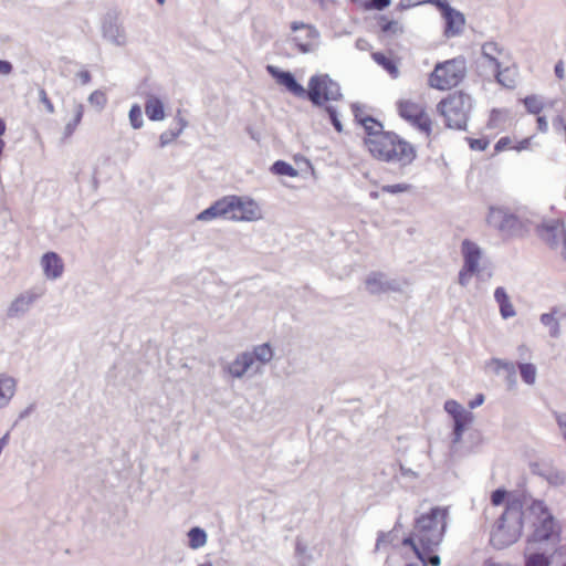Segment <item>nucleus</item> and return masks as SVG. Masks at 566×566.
Wrapping results in <instances>:
<instances>
[{
  "mask_svg": "<svg viewBox=\"0 0 566 566\" xmlns=\"http://www.w3.org/2000/svg\"><path fill=\"white\" fill-rule=\"evenodd\" d=\"M285 90L297 97H307L314 106L323 107L335 130L338 133L343 132L338 109L331 104V102L342 99L343 94L339 84L332 80L329 75L321 74L312 76L308 82V88L305 90L291 72L285 71Z\"/></svg>",
  "mask_w": 566,
  "mask_h": 566,
  "instance_id": "1",
  "label": "nucleus"
},
{
  "mask_svg": "<svg viewBox=\"0 0 566 566\" xmlns=\"http://www.w3.org/2000/svg\"><path fill=\"white\" fill-rule=\"evenodd\" d=\"M527 501L521 494H512L509 506L494 522L490 532V543L494 548L503 549L518 541L526 521L524 506Z\"/></svg>",
  "mask_w": 566,
  "mask_h": 566,
  "instance_id": "2",
  "label": "nucleus"
},
{
  "mask_svg": "<svg viewBox=\"0 0 566 566\" xmlns=\"http://www.w3.org/2000/svg\"><path fill=\"white\" fill-rule=\"evenodd\" d=\"M364 143L374 158L402 167L410 165L417 156L415 147L394 132L378 134Z\"/></svg>",
  "mask_w": 566,
  "mask_h": 566,
  "instance_id": "3",
  "label": "nucleus"
},
{
  "mask_svg": "<svg viewBox=\"0 0 566 566\" xmlns=\"http://www.w3.org/2000/svg\"><path fill=\"white\" fill-rule=\"evenodd\" d=\"M448 509L431 507L415 521L413 532L410 536L418 541L423 549H437L442 543L447 528Z\"/></svg>",
  "mask_w": 566,
  "mask_h": 566,
  "instance_id": "4",
  "label": "nucleus"
},
{
  "mask_svg": "<svg viewBox=\"0 0 566 566\" xmlns=\"http://www.w3.org/2000/svg\"><path fill=\"white\" fill-rule=\"evenodd\" d=\"M536 501L544 506L542 512L533 513L525 509L526 521L533 525L530 544H546L553 549L560 542V527L545 502L538 499Z\"/></svg>",
  "mask_w": 566,
  "mask_h": 566,
  "instance_id": "5",
  "label": "nucleus"
},
{
  "mask_svg": "<svg viewBox=\"0 0 566 566\" xmlns=\"http://www.w3.org/2000/svg\"><path fill=\"white\" fill-rule=\"evenodd\" d=\"M472 107L473 99L469 94L455 92L440 101L437 109L444 117L449 128L465 130Z\"/></svg>",
  "mask_w": 566,
  "mask_h": 566,
  "instance_id": "6",
  "label": "nucleus"
},
{
  "mask_svg": "<svg viewBox=\"0 0 566 566\" xmlns=\"http://www.w3.org/2000/svg\"><path fill=\"white\" fill-rule=\"evenodd\" d=\"M467 74L464 57L438 63L429 76V85L437 90H450L459 85Z\"/></svg>",
  "mask_w": 566,
  "mask_h": 566,
  "instance_id": "7",
  "label": "nucleus"
},
{
  "mask_svg": "<svg viewBox=\"0 0 566 566\" xmlns=\"http://www.w3.org/2000/svg\"><path fill=\"white\" fill-rule=\"evenodd\" d=\"M486 222L505 237H521L527 231L526 222L509 208L502 206H491L489 208Z\"/></svg>",
  "mask_w": 566,
  "mask_h": 566,
  "instance_id": "8",
  "label": "nucleus"
},
{
  "mask_svg": "<svg viewBox=\"0 0 566 566\" xmlns=\"http://www.w3.org/2000/svg\"><path fill=\"white\" fill-rule=\"evenodd\" d=\"M227 219L235 221H253L260 218V208L255 201L245 197L226 196Z\"/></svg>",
  "mask_w": 566,
  "mask_h": 566,
  "instance_id": "9",
  "label": "nucleus"
},
{
  "mask_svg": "<svg viewBox=\"0 0 566 566\" xmlns=\"http://www.w3.org/2000/svg\"><path fill=\"white\" fill-rule=\"evenodd\" d=\"M291 29L295 33L292 41L302 53L313 52L317 48L319 33L314 27L303 22H293Z\"/></svg>",
  "mask_w": 566,
  "mask_h": 566,
  "instance_id": "10",
  "label": "nucleus"
},
{
  "mask_svg": "<svg viewBox=\"0 0 566 566\" xmlns=\"http://www.w3.org/2000/svg\"><path fill=\"white\" fill-rule=\"evenodd\" d=\"M437 4L444 20V35L453 38L459 35L464 28V14L450 6V2H432Z\"/></svg>",
  "mask_w": 566,
  "mask_h": 566,
  "instance_id": "11",
  "label": "nucleus"
},
{
  "mask_svg": "<svg viewBox=\"0 0 566 566\" xmlns=\"http://www.w3.org/2000/svg\"><path fill=\"white\" fill-rule=\"evenodd\" d=\"M399 115L420 130L429 133L431 129V120L424 114L422 107L411 101H401L398 104Z\"/></svg>",
  "mask_w": 566,
  "mask_h": 566,
  "instance_id": "12",
  "label": "nucleus"
},
{
  "mask_svg": "<svg viewBox=\"0 0 566 566\" xmlns=\"http://www.w3.org/2000/svg\"><path fill=\"white\" fill-rule=\"evenodd\" d=\"M515 493L523 495L525 497V500L526 499L530 500V501H527V504H525L524 509L531 510L533 513L542 512L544 506L539 502H537L536 499H534L527 490L522 489V488H518V489L510 491V492L503 488H499L491 493L490 500H491L492 505H494V506H500L505 503V507H506V506H509L512 494H515Z\"/></svg>",
  "mask_w": 566,
  "mask_h": 566,
  "instance_id": "13",
  "label": "nucleus"
},
{
  "mask_svg": "<svg viewBox=\"0 0 566 566\" xmlns=\"http://www.w3.org/2000/svg\"><path fill=\"white\" fill-rule=\"evenodd\" d=\"M103 38L117 46H124L127 43V35L122 25L119 17L115 12L105 15L102 24Z\"/></svg>",
  "mask_w": 566,
  "mask_h": 566,
  "instance_id": "14",
  "label": "nucleus"
},
{
  "mask_svg": "<svg viewBox=\"0 0 566 566\" xmlns=\"http://www.w3.org/2000/svg\"><path fill=\"white\" fill-rule=\"evenodd\" d=\"M537 235L552 249L559 247V243H564V235L566 230L564 223L560 220L545 221L536 228Z\"/></svg>",
  "mask_w": 566,
  "mask_h": 566,
  "instance_id": "15",
  "label": "nucleus"
},
{
  "mask_svg": "<svg viewBox=\"0 0 566 566\" xmlns=\"http://www.w3.org/2000/svg\"><path fill=\"white\" fill-rule=\"evenodd\" d=\"M228 373L234 378H241L244 375H253L259 370L254 356L250 352L242 353L227 366Z\"/></svg>",
  "mask_w": 566,
  "mask_h": 566,
  "instance_id": "16",
  "label": "nucleus"
},
{
  "mask_svg": "<svg viewBox=\"0 0 566 566\" xmlns=\"http://www.w3.org/2000/svg\"><path fill=\"white\" fill-rule=\"evenodd\" d=\"M40 297V294L34 291H25L19 294L9 305L7 316L9 318H17L24 315L32 306V304Z\"/></svg>",
  "mask_w": 566,
  "mask_h": 566,
  "instance_id": "17",
  "label": "nucleus"
},
{
  "mask_svg": "<svg viewBox=\"0 0 566 566\" xmlns=\"http://www.w3.org/2000/svg\"><path fill=\"white\" fill-rule=\"evenodd\" d=\"M365 284L367 291L374 295H378L389 291H399L398 282L387 280L386 275L381 272H371L367 276Z\"/></svg>",
  "mask_w": 566,
  "mask_h": 566,
  "instance_id": "18",
  "label": "nucleus"
},
{
  "mask_svg": "<svg viewBox=\"0 0 566 566\" xmlns=\"http://www.w3.org/2000/svg\"><path fill=\"white\" fill-rule=\"evenodd\" d=\"M401 543L403 546H410L419 559L418 563L411 565L440 566L441 558L434 553L436 549H423L420 545H417L412 536L405 537Z\"/></svg>",
  "mask_w": 566,
  "mask_h": 566,
  "instance_id": "19",
  "label": "nucleus"
},
{
  "mask_svg": "<svg viewBox=\"0 0 566 566\" xmlns=\"http://www.w3.org/2000/svg\"><path fill=\"white\" fill-rule=\"evenodd\" d=\"M461 252L463 256V266L467 271L478 272L479 262L482 255L481 248L475 242L465 239L462 241Z\"/></svg>",
  "mask_w": 566,
  "mask_h": 566,
  "instance_id": "20",
  "label": "nucleus"
},
{
  "mask_svg": "<svg viewBox=\"0 0 566 566\" xmlns=\"http://www.w3.org/2000/svg\"><path fill=\"white\" fill-rule=\"evenodd\" d=\"M41 265L44 272V275L49 280H56L63 273V261L60 255L55 252H46L43 254L41 259Z\"/></svg>",
  "mask_w": 566,
  "mask_h": 566,
  "instance_id": "21",
  "label": "nucleus"
},
{
  "mask_svg": "<svg viewBox=\"0 0 566 566\" xmlns=\"http://www.w3.org/2000/svg\"><path fill=\"white\" fill-rule=\"evenodd\" d=\"M481 54L493 72L502 66L501 57L506 55V52L499 43L489 41L482 44Z\"/></svg>",
  "mask_w": 566,
  "mask_h": 566,
  "instance_id": "22",
  "label": "nucleus"
},
{
  "mask_svg": "<svg viewBox=\"0 0 566 566\" xmlns=\"http://www.w3.org/2000/svg\"><path fill=\"white\" fill-rule=\"evenodd\" d=\"M355 119L364 127L367 137L365 139H373L378 134H385L382 124L370 115L361 116L357 107L353 106Z\"/></svg>",
  "mask_w": 566,
  "mask_h": 566,
  "instance_id": "23",
  "label": "nucleus"
},
{
  "mask_svg": "<svg viewBox=\"0 0 566 566\" xmlns=\"http://www.w3.org/2000/svg\"><path fill=\"white\" fill-rule=\"evenodd\" d=\"M489 366L493 367V370L496 375H502V369H506V375L504 376L507 386L512 388L516 385V368L514 363L500 358H492L489 363Z\"/></svg>",
  "mask_w": 566,
  "mask_h": 566,
  "instance_id": "24",
  "label": "nucleus"
},
{
  "mask_svg": "<svg viewBox=\"0 0 566 566\" xmlns=\"http://www.w3.org/2000/svg\"><path fill=\"white\" fill-rule=\"evenodd\" d=\"M17 381L7 374H0V409L7 407L15 394Z\"/></svg>",
  "mask_w": 566,
  "mask_h": 566,
  "instance_id": "25",
  "label": "nucleus"
},
{
  "mask_svg": "<svg viewBox=\"0 0 566 566\" xmlns=\"http://www.w3.org/2000/svg\"><path fill=\"white\" fill-rule=\"evenodd\" d=\"M452 443L457 444L462 440L463 432L468 424L473 421V415L469 410H464L458 416H453Z\"/></svg>",
  "mask_w": 566,
  "mask_h": 566,
  "instance_id": "26",
  "label": "nucleus"
},
{
  "mask_svg": "<svg viewBox=\"0 0 566 566\" xmlns=\"http://www.w3.org/2000/svg\"><path fill=\"white\" fill-rule=\"evenodd\" d=\"M227 216H228L227 200H226V197H223V198L217 200L209 208L201 211L197 216V219L200 221H210V220H213V219L220 218V217L227 219Z\"/></svg>",
  "mask_w": 566,
  "mask_h": 566,
  "instance_id": "27",
  "label": "nucleus"
},
{
  "mask_svg": "<svg viewBox=\"0 0 566 566\" xmlns=\"http://www.w3.org/2000/svg\"><path fill=\"white\" fill-rule=\"evenodd\" d=\"M494 298L500 307L501 316L504 319L511 318L516 315L513 304L504 287L499 286L494 291Z\"/></svg>",
  "mask_w": 566,
  "mask_h": 566,
  "instance_id": "28",
  "label": "nucleus"
},
{
  "mask_svg": "<svg viewBox=\"0 0 566 566\" xmlns=\"http://www.w3.org/2000/svg\"><path fill=\"white\" fill-rule=\"evenodd\" d=\"M145 113L150 120H163L165 118L163 102L155 95H148L145 102Z\"/></svg>",
  "mask_w": 566,
  "mask_h": 566,
  "instance_id": "29",
  "label": "nucleus"
},
{
  "mask_svg": "<svg viewBox=\"0 0 566 566\" xmlns=\"http://www.w3.org/2000/svg\"><path fill=\"white\" fill-rule=\"evenodd\" d=\"M73 112H74L73 118L71 120H69L64 126V130H63L64 139L70 138L73 135V133L75 132L78 124L81 123V120L83 118V114H84L83 104L74 102Z\"/></svg>",
  "mask_w": 566,
  "mask_h": 566,
  "instance_id": "30",
  "label": "nucleus"
},
{
  "mask_svg": "<svg viewBox=\"0 0 566 566\" xmlns=\"http://www.w3.org/2000/svg\"><path fill=\"white\" fill-rule=\"evenodd\" d=\"M373 59L378 65H380L385 71H387L391 75V77H398L399 70L395 61L390 56L386 55L382 52H374Z\"/></svg>",
  "mask_w": 566,
  "mask_h": 566,
  "instance_id": "31",
  "label": "nucleus"
},
{
  "mask_svg": "<svg viewBox=\"0 0 566 566\" xmlns=\"http://www.w3.org/2000/svg\"><path fill=\"white\" fill-rule=\"evenodd\" d=\"M551 555L545 552H528L525 554L524 566H549Z\"/></svg>",
  "mask_w": 566,
  "mask_h": 566,
  "instance_id": "32",
  "label": "nucleus"
},
{
  "mask_svg": "<svg viewBox=\"0 0 566 566\" xmlns=\"http://www.w3.org/2000/svg\"><path fill=\"white\" fill-rule=\"evenodd\" d=\"M377 23L380 30L386 34H400L402 33V27L397 20L389 19L386 15H379Z\"/></svg>",
  "mask_w": 566,
  "mask_h": 566,
  "instance_id": "33",
  "label": "nucleus"
},
{
  "mask_svg": "<svg viewBox=\"0 0 566 566\" xmlns=\"http://www.w3.org/2000/svg\"><path fill=\"white\" fill-rule=\"evenodd\" d=\"M188 538H189V547L192 549H198L206 545L207 543V534L205 530L201 527H192L188 532Z\"/></svg>",
  "mask_w": 566,
  "mask_h": 566,
  "instance_id": "34",
  "label": "nucleus"
},
{
  "mask_svg": "<svg viewBox=\"0 0 566 566\" xmlns=\"http://www.w3.org/2000/svg\"><path fill=\"white\" fill-rule=\"evenodd\" d=\"M295 559L298 566H308L313 562V556L307 546L300 539L295 545Z\"/></svg>",
  "mask_w": 566,
  "mask_h": 566,
  "instance_id": "35",
  "label": "nucleus"
},
{
  "mask_svg": "<svg viewBox=\"0 0 566 566\" xmlns=\"http://www.w3.org/2000/svg\"><path fill=\"white\" fill-rule=\"evenodd\" d=\"M250 354L254 356L255 364H258L259 367L270 361L273 357V352L269 344L256 346L253 352H250Z\"/></svg>",
  "mask_w": 566,
  "mask_h": 566,
  "instance_id": "36",
  "label": "nucleus"
},
{
  "mask_svg": "<svg viewBox=\"0 0 566 566\" xmlns=\"http://www.w3.org/2000/svg\"><path fill=\"white\" fill-rule=\"evenodd\" d=\"M518 370L522 380L527 385H534L536 380L537 369L534 364L531 363H520Z\"/></svg>",
  "mask_w": 566,
  "mask_h": 566,
  "instance_id": "37",
  "label": "nucleus"
},
{
  "mask_svg": "<svg viewBox=\"0 0 566 566\" xmlns=\"http://www.w3.org/2000/svg\"><path fill=\"white\" fill-rule=\"evenodd\" d=\"M499 84L504 87L512 88L515 86V80L511 76V70L509 67H499L492 72Z\"/></svg>",
  "mask_w": 566,
  "mask_h": 566,
  "instance_id": "38",
  "label": "nucleus"
},
{
  "mask_svg": "<svg viewBox=\"0 0 566 566\" xmlns=\"http://www.w3.org/2000/svg\"><path fill=\"white\" fill-rule=\"evenodd\" d=\"M541 323L549 328V335L557 338L560 334L559 322L553 313H544L541 315Z\"/></svg>",
  "mask_w": 566,
  "mask_h": 566,
  "instance_id": "39",
  "label": "nucleus"
},
{
  "mask_svg": "<svg viewBox=\"0 0 566 566\" xmlns=\"http://www.w3.org/2000/svg\"><path fill=\"white\" fill-rule=\"evenodd\" d=\"M523 103L528 113L538 115L543 108L544 104L536 95H528L523 99Z\"/></svg>",
  "mask_w": 566,
  "mask_h": 566,
  "instance_id": "40",
  "label": "nucleus"
},
{
  "mask_svg": "<svg viewBox=\"0 0 566 566\" xmlns=\"http://www.w3.org/2000/svg\"><path fill=\"white\" fill-rule=\"evenodd\" d=\"M129 123L134 129L142 128L144 120H143V113L139 105L135 104L129 109Z\"/></svg>",
  "mask_w": 566,
  "mask_h": 566,
  "instance_id": "41",
  "label": "nucleus"
},
{
  "mask_svg": "<svg viewBox=\"0 0 566 566\" xmlns=\"http://www.w3.org/2000/svg\"><path fill=\"white\" fill-rule=\"evenodd\" d=\"M397 539V534L394 531L384 533L380 532L377 537L376 542V549H380L381 547L386 546L387 544L394 545V542Z\"/></svg>",
  "mask_w": 566,
  "mask_h": 566,
  "instance_id": "42",
  "label": "nucleus"
},
{
  "mask_svg": "<svg viewBox=\"0 0 566 566\" xmlns=\"http://www.w3.org/2000/svg\"><path fill=\"white\" fill-rule=\"evenodd\" d=\"M181 134V129H168L160 134L159 136V146L161 148L166 147L170 143H172L179 135Z\"/></svg>",
  "mask_w": 566,
  "mask_h": 566,
  "instance_id": "43",
  "label": "nucleus"
},
{
  "mask_svg": "<svg viewBox=\"0 0 566 566\" xmlns=\"http://www.w3.org/2000/svg\"><path fill=\"white\" fill-rule=\"evenodd\" d=\"M411 188L408 184H396V185H385L381 187V190L387 193L396 195L406 192Z\"/></svg>",
  "mask_w": 566,
  "mask_h": 566,
  "instance_id": "44",
  "label": "nucleus"
},
{
  "mask_svg": "<svg viewBox=\"0 0 566 566\" xmlns=\"http://www.w3.org/2000/svg\"><path fill=\"white\" fill-rule=\"evenodd\" d=\"M444 410L451 416H458L463 412L465 409L455 400H447L444 402Z\"/></svg>",
  "mask_w": 566,
  "mask_h": 566,
  "instance_id": "45",
  "label": "nucleus"
},
{
  "mask_svg": "<svg viewBox=\"0 0 566 566\" xmlns=\"http://www.w3.org/2000/svg\"><path fill=\"white\" fill-rule=\"evenodd\" d=\"M467 140L472 150L483 151L489 146V140L485 138H467Z\"/></svg>",
  "mask_w": 566,
  "mask_h": 566,
  "instance_id": "46",
  "label": "nucleus"
},
{
  "mask_svg": "<svg viewBox=\"0 0 566 566\" xmlns=\"http://www.w3.org/2000/svg\"><path fill=\"white\" fill-rule=\"evenodd\" d=\"M88 102L93 105H97L99 107H104V105L106 104L107 99H106V96L103 92L101 91H94L90 96H88Z\"/></svg>",
  "mask_w": 566,
  "mask_h": 566,
  "instance_id": "47",
  "label": "nucleus"
},
{
  "mask_svg": "<svg viewBox=\"0 0 566 566\" xmlns=\"http://www.w3.org/2000/svg\"><path fill=\"white\" fill-rule=\"evenodd\" d=\"M545 478L553 485H560L565 482V475L559 471H551Z\"/></svg>",
  "mask_w": 566,
  "mask_h": 566,
  "instance_id": "48",
  "label": "nucleus"
},
{
  "mask_svg": "<svg viewBox=\"0 0 566 566\" xmlns=\"http://www.w3.org/2000/svg\"><path fill=\"white\" fill-rule=\"evenodd\" d=\"M39 99L44 105L49 114L54 113V105L52 104L44 88L39 90Z\"/></svg>",
  "mask_w": 566,
  "mask_h": 566,
  "instance_id": "49",
  "label": "nucleus"
},
{
  "mask_svg": "<svg viewBox=\"0 0 566 566\" xmlns=\"http://www.w3.org/2000/svg\"><path fill=\"white\" fill-rule=\"evenodd\" d=\"M554 416L562 432L563 439L566 441V413L554 412Z\"/></svg>",
  "mask_w": 566,
  "mask_h": 566,
  "instance_id": "50",
  "label": "nucleus"
},
{
  "mask_svg": "<svg viewBox=\"0 0 566 566\" xmlns=\"http://www.w3.org/2000/svg\"><path fill=\"white\" fill-rule=\"evenodd\" d=\"M475 273L476 272L467 271V269L464 266H462V269L459 272V284L462 285V286H467L469 281H470V279Z\"/></svg>",
  "mask_w": 566,
  "mask_h": 566,
  "instance_id": "51",
  "label": "nucleus"
},
{
  "mask_svg": "<svg viewBox=\"0 0 566 566\" xmlns=\"http://www.w3.org/2000/svg\"><path fill=\"white\" fill-rule=\"evenodd\" d=\"M365 10H385L391 2H361Z\"/></svg>",
  "mask_w": 566,
  "mask_h": 566,
  "instance_id": "52",
  "label": "nucleus"
},
{
  "mask_svg": "<svg viewBox=\"0 0 566 566\" xmlns=\"http://www.w3.org/2000/svg\"><path fill=\"white\" fill-rule=\"evenodd\" d=\"M266 70L279 84H283V70L273 65H268Z\"/></svg>",
  "mask_w": 566,
  "mask_h": 566,
  "instance_id": "53",
  "label": "nucleus"
},
{
  "mask_svg": "<svg viewBox=\"0 0 566 566\" xmlns=\"http://www.w3.org/2000/svg\"><path fill=\"white\" fill-rule=\"evenodd\" d=\"M13 70L12 64L9 61L0 60V74L9 75Z\"/></svg>",
  "mask_w": 566,
  "mask_h": 566,
  "instance_id": "54",
  "label": "nucleus"
},
{
  "mask_svg": "<svg viewBox=\"0 0 566 566\" xmlns=\"http://www.w3.org/2000/svg\"><path fill=\"white\" fill-rule=\"evenodd\" d=\"M484 402V395L482 394H478L474 399H472L470 402H469V407L471 409H474L479 406H481L482 403Z\"/></svg>",
  "mask_w": 566,
  "mask_h": 566,
  "instance_id": "55",
  "label": "nucleus"
},
{
  "mask_svg": "<svg viewBox=\"0 0 566 566\" xmlns=\"http://www.w3.org/2000/svg\"><path fill=\"white\" fill-rule=\"evenodd\" d=\"M511 143L510 138L509 137H502L497 140V143L495 144V150L500 151V150H503L505 149L509 144Z\"/></svg>",
  "mask_w": 566,
  "mask_h": 566,
  "instance_id": "56",
  "label": "nucleus"
},
{
  "mask_svg": "<svg viewBox=\"0 0 566 566\" xmlns=\"http://www.w3.org/2000/svg\"><path fill=\"white\" fill-rule=\"evenodd\" d=\"M537 128L542 133H546L548 130V124L544 116L537 117Z\"/></svg>",
  "mask_w": 566,
  "mask_h": 566,
  "instance_id": "57",
  "label": "nucleus"
},
{
  "mask_svg": "<svg viewBox=\"0 0 566 566\" xmlns=\"http://www.w3.org/2000/svg\"><path fill=\"white\" fill-rule=\"evenodd\" d=\"M271 171L275 175L282 176L283 175V160H276L272 167Z\"/></svg>",
  "mask_w": 566,
  "mask_h": 566,
  "instance_id": "58",
  "label": "nucleus"
},
{
  "mask_svg": "<svg viewBox=\"0 0 566 566\" xmlns=\"http://www.w3.org/2000/svg\"><path fill=\"white\" fill-rule=\"evenodd\" d=\"M553 126L556 130H559V129H563L564 130V126H566V123L564 122V118L563 116L560 115H557L554 119H553Z\"/></svg>",
  "mask_w": 566,
  "mask_h": 566,
  "instance_id": "59",
  "label": "nucleus"
},
{
  "mask_svg": "<svg viewBox=\"0 0 566 566\" xmlns=\"http://www.w3.org/2000/svg\"><path fill=\"white\" fill-rule=\"evenodd\" d=\"M77 77L81 80L82 84H88L91 82V74L88 71H81L77 73Z\"/></svg>",
  "mask_w": 566,
  "mask_h": 566,
  "instance_id": "60",
  "label": "nucleus"
},
{
  "mask_svg": "<svg viewBox=\"0 0 566 566\" xmlns=\"http://www.w3.org/2000/svg\"><path fill=\"white\" fill-rule=\"evenodd\" d=\"M424 2H420V1H417V2H408V3H405V2H399L398 6H397V9L399 11H402V10H406V9H409L411 7H415V6H418V4H423Z\"/></svg>",
  "mask_w": 566,
  "mask_h": 566,
  "instance_id": "61",
  "label": "nucleus"
},
{
  "mask_svg": "<svg viewBox=\"0 0 566 566\" xmlns=\"http://www.w3.org/2000/svg\"><path fill=\"white\" fill-rule=\"evenodd\" d=\"M296 175V169L292 165L285 163V176L295 177Z\"/></svg>",
  "mask_w": 566,
  "mask_h": 566,
  "instance_id": "62",
  "label": "nucleus"
},
{
  "mask_svg": "<svg viewBox=\"0 0 566 566\" xmlns=\"http://www.w3.org/2000/svg\"><path fill=\"white\" fill-rule=\"evenodd\" d=\"M530 146V139L528 138H525L523 140H521L516 146H515V149L517 151H521V150H524V149H527Z\"/></svg>",
  "mask_w": 566,
  "mask_h": 566,
  "instance_id": "63",
  "label": "nucleus"
},
{
  "mask_svg": "<svg viewBox=\"0 0 566 566\" xmlns=\"http://www.w3.org/2000/svg\"><path fill=\"white\" fill-rule=\"evenodd\" d=\"M555 74L558 78H563L564 77V66H563V63L562 62H558L556 65H555Z\"/></svg>",
  "mask_w": 566,
  "mask_h": 566,
  "instance_id": "64",
  "label": "nucleus"
}]
</instances>
